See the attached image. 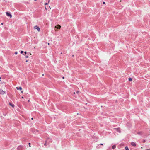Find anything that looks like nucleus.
<instances>
[{
    "label": "nucleus",
    "mask_w": 150,
    "mask_h": 150,
    "mask_svg": "<svg viewBox=\"0 0 150 150\" xmlns=\"http://www.w3.org/2000/svg\"><path fill=\"white\" fill-rule=\"evenodd\" d=\"M16 88L17 89V90H21L22 89V88H21V87H19V88H18V87H17Z\"/></svg>",
    "instance_id": "8"
},
{
    "label": "nucleus",
    "mask_w": 150,
    "mask_h": 150,
    "mask_svg": "<svg viewBox=\"0 0 150 150\" xmlns=\"http://www.w3.org/2000/svg\"><path fill=\"white\" fill-rule=\"evenodd\" d=\"M131 144L132 146L134 147L136 146V144L134 142H131Z\"/></svg>",
    "instance_id": "6"
},
{
    "label": "nucleus",
    "mask_w": 150,
    "mask_h": 150,
    "mask_svg": "<svg viewBox=\"0 0 150 150\" xmlns=\"http://www.w3.org/2000/svg\"><path fill=\"white\" fill-rule=\"evenodd\" d=\"M28 60H26V62H28Z\"/></svg>",
    "instance_id": "25"
},
{
    "label": "nucleus",
    "mask_w": 150,
    "mask_h": 150,
    "mask_svg": "<svg viewBox=\"0 0 150 150\" xmlns=\"http://www.w3.org/2000/svg\"><path fill=\"white\" fill-rule=\"evenodd\" d=\"M49 7H50V9H51V8H50V6Z\"/></svg>",
    "instance_id": "36"
},
{
    "label": "nucleus",
    "mask_w": 150,
    "mask_h": 150,
    "mask_svg": "<svg viewBox=\"0 0 150 150\" xmlns=\"http://www.w3.org/2000/svg\"><path fill=\"white\" fill-rule=\"evenodd\" d=\"M74 94H75V93L74 92Z\"/></svg>",
    "instance_id": "35"
},
{
    "label": "nucleus",
    "mask_w": 150,
    "mask_h": 150,
    "mask_svg": "<svg viewBox=\"0 0 150 150\" xmlns=\"http://www.w3.org/2000/svg\"><path fill=\"white\" fill-rule=\"evenodd\" d=\"M33 118H31V119H32V120H33Z\"/></svg>",
    "instance_id": "28"
},
{
    "label": "nucleus",
    "mask_w": 150,
    "mask_h": 150,
    "mask_svg": "<svg viewBox=\"0 0 150 150\" xmlns=\"http://www.w3.org/2000/svg\"><path fill=\"white\" fill-rule=\"evenodd\" d=\"M62 78H63V79H64V77H62Z\"/></svg>",
    "instance_id": "26"
},
{
    "label": "nucleus",
    "mask_w": 150,
    "mask_h": 150,
    "mask_svg": "<svg viewBox=\"0 0 150 150\" xmlns=\"http://www.w3.org/2000/svg\"><path fill=\"white\" fill-rule=\"evenodd\" d=\"M28 56H26V58H28Z\"/></svg>",
    "instance_id": "19"
},
{
    "label": "nucleus",
    "mask_w": 150,
    "mask_h": 150,
    "mask_svg": "<svg viewBox=\"0 0 150 150\" xmlns=\"http://www.w3.org/2000/svg\"><path fill=\"white\" fill-rule=\"evenodd\" d=\"M28 102H30V100H28Z\"/></svg>",
    "instance_id": "27"
},
{
    "label": "nucleus",
    "mask_w": 150,
    "mask_h": 150,
    "mask_svg": "<svg viewBox=\"0 0 150 150\" xmlns=\"http://www.w3.org/2000/svg\"><path fill=\"white\" fill-rule=\"evenodd\" d=\"M48 45H50L49 43H48Z\"/></svg>",
    "instance_id": "31"
},
{
    "label": "nucleus",
    "mask_w": 150,
    "mask_h": 150,
    "mask_svg": "<svg viewBox=\"0 0 150 150\" xmlns=\"http://www.w3.org/2000/svg\"><path fill=\"white\" fill-rule=\"evenodd\" d=\"M1 24L2 25H3V23H1Z\"/></svg>",
    "instance_id": "30"
},
{
    "label": "nucleus",
    "mask_w": 150,
    "mask_h": 150,
    "mask_svg": "<svg viewBox=\"0 0 150 150\" xmlns=\"http://www.w3.org/2000/svg\"><path fill=\"white\" fill-rule=\"evenodd\" d=\"M15 54H18V52H15Z\"/></svg>",
    "instance_id": "13"
},
{
    "label": "nucleus",
    "mask_w": 150,
    "mask_h": 150,
    "mask_svg": "<svg viewBox=\"0 0 150 150\" xmlns=\"http://www.w3.org/2000/svg\"><path fill=\"white\" fill-rule=\"evenodd\" d=\"M30 144V143H29V144Z\"/></svg>",
    "instance_id": "33"
},
{
    "label": "nucleus",
    "mask_w": 150,
    "mask_h": 150,
    "mask_svg": "<svg viewBox=\"0 0 150 150\" xmlns=\"http://www.w3.org/2000/svg\"><path fill=\"white\" fill-rule=\"evenodd\" d=\"M24 53H25V54H26L27 52H24Z\"/></svg>",
    "instance_id": "17"
},
{
    "label": "nucleus",
    "mask_w": 150,
    "mask_h": 150,
    "mask_svg": "<svg viewBox=\"0 0 150 150\" xmlns=\"http://www.w3.org/2000/svg\"><path fill=\"white\" fill-rule=\"evenodd\" d=\"M103 4H105V2H103Z\"/></svg>",
    "instance_id": "16"
},
{
    "label": "nucleus",
    "mask_w": 150,
    "mask_h": 150,
    "mask_svg": "<svg viewBox=\"0 0 150 150\" xmlns=\"http://www.w3.org/2000/svg\"><path fill=\"white\" fill-rule=\"evenodd\" d=\"M45 9L46 10H47V8H46V7H45Z\"/></svg>",
    "instance_id": "22"
},
{
    "label": "nucleus",
    "mask_w": 150,
    "mask_h": 150,
    "mask_svg": "<svg viewBox=\"0 0 150 150\" xmlns=\"http://www.w3.org/2000/svg\"><path fill=\"white\" fill-rule=\"evenodd\" d=\"M1 77H0V81H1Z\"/></svg>",
    "instance_id": "32"
},
{
    "label": "nucleus",
    "mask_w": 150,
    "mask_h": 150,
    "mask_svg": "<svg viewBox=\"0 0 150 150\" xmlns=\"http://www.w3.org/2000/svg\"><path fill=\"white\" fill-rule=\"evenodd\" d=\"M79 93V91H77L76 92V93H77V94H78Z\"/></svg>",
    "instance_id": "15"
},
{
    "label": "nucleus",
    "mask_w": 150,
    "mask_h": 150,
    "mask_svg": "<svg viewBox=\"0 0 150 150\" xmlns=\"http://www.w3.org/2000/svg\"><path fill=\"white\" fill-rule=\"evenodd\" d=\"M145 142V140H144V141H143V142Z\"/></svg>",
    "instance_id": "29"
},
{
    "label": "nucleus",
    "mask_w": 150,
    "mask_h": 150,
    "mask_svg": "<svg viewBox=\"0 0 150 150\" xmlns=\"http://www.w3.org/2000/svg\"><path fill=\"white\" fill-rule=\"evenodd\" d=\"M100 145H103V144L102 143H101L100 144Z\"/></svg>",
    "instance_id": "20"
},
{
    "label": "nucleus",
    "mask_w": 150,
    "mask_h": 150,
    "mask_svg": "<svg viewBox=\"0 0 150 150\" xmlns=\"http://www.w3.org/2000/svg\"><path fill=\"white\" fill-rule=\"evenodd\" d=\"M30 55H32V54L31 53L30 54Z\"/></svg>",
    "instance_id": "34"
},
{
    "label": "nucleus",
    "mask_w": 150,
    "mask_h": 150,
    "mask_svg": "<svg viewBox=\"0 0 150 150\" xmlns=\"http://www.w3.org/2000/svg\"><path fill=\"white\" fill-rule=\"evenodd\" d=\"M6 13L7 16H9L10 18L12 17V15L10 13L6 12Z\"/></svg>",
    "instance_id": "3"
},
{
    "label": "nucleus",
    "mask_w": 150,
    "mask_h": 150,
    "mask_svg": "<svg viewBox=\"0 0 150 150\" xmlns=\"http://www.w3.org/2000/svg\"><path fill=\"white\" fill-rule=\"evenodd\" d=\"M21 92V93H23V91H22Z\"/></svg>",
    "instance_id": "23"
},
{
    "label": "nucleus",
    "mask_w": 150,
    "mask_h": 150,
    "mask_svg": "<svg viewBox=\"0 0 150 150\" xmlns=\"http://www.w3.org/2000/svg\"><path fill=\"white\" fill-rule=\"evenodd\" d=\"M23 53V51H21V54H22V53Z\"/></svg>",
    "instance_id": "12"
},
{
    "label": "nucleus",
    "mask_w": 150,
    "mask_h": 150,
    "mask_svg": "<svg viewBox=\"0 0 150 150\" xmlns=\"http://www.w3.org/2000/svg\"><path fill=\"white\" fill-rule=\"evenodd\" d=\"M21 98L23 99L24 98V97H23V96H22L21 97Z\"/></svg>",
    "instance_id": "21"
},
{
    "label": "nucleus",
    "mask_w": 150,
    "mask_h": 150,
    "mask_svg": "<svg viewBox=\"0 0 150 150\" xmlns=\"http://www.w3.org/2000/svg\"><path fill=\"white\" fill-rule=\"evenodd\" d=\"M29 146H30H30H30V145H29Z\"/></svg>",
    "instance_id": "37"
},
{
    "label": "nucleus",
    "mask_w": 150,
    "mask_h": 150,
    "mask_svg": "<svg viewBox=\"0 0 150 150\" xmlns=\"http://www.w3.org/2000/svg\"><path fill=\"white\" fill-rule=\"evenodd\" d=\"M46 143H45L44 144V145H46Z\"/></svg>",
    "instance_id": "24"
},
{
    "label": "nucleus",
    "mask_w": 150,
    "mask_h": 150,
    "mask_svg": "<svg viewBox=\"0 0 150 150\" xmlns=\"http://www.w3.org/2000/svg\"><path fill=\"white\" fill-rule=\"evenodd\" d=\"M116 147V146L115 145H113L112 146V149H115V148Z\"/></svg>",
    "instance_id": "9"
},
{
    "label": "nucleus",
    "mask_w": 150,
    "mask_h": 150,
    "mask_svg": "<svg viewBox=\"0 0 150 150\" xmlns=\"http://www.w3.org/2000/svg\"><path fill=\"white\" fill-rule=\"evenodd\" d=\"M34 28L35 30H37L38 32H40V28L37 25L35 26L34 27Z\"/></svg>",
    "instance_id": "1"
},
{
    "label": "nucleus",
    "mask_w": 150,
    "mask_h": 150,
    "mask_svg": "<svg viewBox=\"0 0 150 150\" xmlns=\"http://www.w3.org/2000/svg\"><path fill=\"white\" fill-rule=\"evenodd\" d=\"M48 4V3H45V5H47Z\"/></svg>",
    "instance_id": "14"
},
{
    "label": "nucleus",
    "mask_w": 150,
    "mask_h": 150,
    "mask_svg": "<svg viewBox=\"0 0 150 150\" xmlns=\"http://www.w3.org/2000/svg\"><path fill=\"white\" fill-rule=\"evenodd\" d=\"M146 150H150V149H146Z\"/></svg>",
    "instance_id": "18"
},
{
    "label": "nucleus",
    "mask_w": 150,
    "mask_h": 150,
    "mask_svg": "<svg viewBox=\"0 0 150 150\" xmlns=\"http://www.w3.org/2000/svg\"><path fill=\"white\" fill-rule=\"evenodd\" d=\"M37 0H34L35 1H36Z\"/></svg>",
    "instance_id": "38"
},
{
    "label": "nucleus",
    "mask_w": 150,
    "mask_h": 150,
    "mask_svg": "<svg viewBox=\"0 0 150 150\" xmlns=\"http://www.w3.org/2000/svg\"><path fill=\"white\" fill-rule=\"evenodd\" d=\"M129 81H132V79L131 78H129Z\"/></svg>",
    "instance_id": "11"
},
{
    "label": "nucleus",
    "mask_w": 150,
    "mask_h": 150,
    "mask_svg": "<svg viewBox=\"0 0 150 150\" xmlns=\"http://www.w3.org/2000/svg\"><path fill=\"white\" fill-rule=\"evenodd\" d=\"M0 93L1 94H4L6 93V92L2 90H0Z\"/></svg>",
    "instance_id": "2"
},
{
    "label": "nucleus",
    "mask_w": 150,
    "mask_h": 150,
    "mask_svg": "<svg viewBox=\"0 0 150 150\" xmlns=\"http://www.w3.org/2000/svg\"><path fill=\"white\" fill-rule=\"evenodd\" d=\"M115 129L116 130L117 132L120 133L121 132L120 129V128H115Z\"/></svg>",
    "instance_id": "5"
},
{
    "label": "nucleus",
    "mask_w": 150,
    "mask_h": 150,
    "mask_svg": "<svg viewBox=\"0 0 150 150\" xmlns=\"http://www.w3.org/2000/svg\"><path fill=\"white\" fill-rule=\"evenodd\" d=\"M55 27L58 29H60L61 28V26L59 25H57L55 26Z\"/></svg>",
    "instance_id": "4"
},
{
    "label": "nucleus",
    "mask_w": 150,
    "mask_h": 150,
    "mask_svg": "<svg viewBox=\"0 0 150 150\" xmlns=\"http://www.w3.org/2000/svg\"><path fill=\"white\" fill-rule=\"evenodd\" d=\"M125 149L126 150H129V149H128V147H127V146H126L125 147Z\"/></svg>",
    "instance_id": "10"
},
{
    "label": "nucleus",
    "mask_w": 150,
    "mask_h": 150,
    "mask_svg": "<svg viewBox=\"0 0 150 150\" xmlns=\"http://www.w3.org/2000/svg\"><path fill=\"white\" fill-rule=\"evenodd\" d=\"M9 104L10 106H11L12 107H13V108L14 107V105L12 104L11 103H9Z\"/></svg>",
    "instance_id": "7"
}]
</instances>
